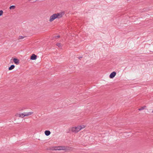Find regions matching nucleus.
I'll return each instance as SVG.
<instances>
[{"mask_svg":"<svg viewBox=\"0 0 153 153\" xmlns=\"http://www.w3.org/2000/svg\"><path fill=\"white\" fill-rule=\"evenodd\" d=\"M85 126L84 125L72 127L71 128V131L73 133H77L81 129L84 128Z\"/></svg>","mask_w":153,"mask_h":153,"instance_id":"nucleus-2","label":"nucleus"},{"mask_svg":"<svg viewBox=\"0 0 153 153\" xmlns=\"http://www.w3.org/2000/svg\"><path fill=\"white\" fill-rule=\"evenodd\" d=\"M33 113V112H25V117L28 116L32 115Z\"/></svg>","mask_w":153,"mask_h":153,"instance_id":"nucleus-5","label":"nucleus"},{"mask_svg":"<svg viewBox=\"0 0 153 153\" xmlns=\"http://www.w3.org/2000/svg\"><path fill=\"white\" fill-rule=\"evenodd\" d=\"M54 150H66L68 149V147L64 146H56L54 147Z\"/></svg>","mask_w":153,"mask_h":153,"instance_id":"nucleus-3","label":"nucleus"},{"mask_svg":"<svg viewBox=\"0 0 153 153\" xmlns=\"http://www.w3.org/2000/svg\"><path fill=\"white\" fill-rule=\"evenodd\" d=\"M15 8H16V7L15 6L12 5V6H10L9 7V9L10 10H13V9H15Z\"/></svg>","mask_w":153,"mask_h":153,"instance_id":"nucleus-11","label":"nucleus"},{"mask_svg":"<svg viewBox=\"0 0 153 153\" xmlns=\"http://www.w3.org/2000/svg\"><path fill=\"white\" fill-rule=\"evenodd\" d=\"M14 67L15 66L14 65H12L10 67H9L8 69L9 70H10L13 69Z\"/></svg>","mask_w":153,"mask_h":153,"instance_id":"nucleus-10","label":"nucleus"},{"mask_svg":"<svg viewBox=\"0 0 153 153\" xmlns=\"http://www.w3.org/2000/svg\"><path fill=\"white\" fill-rule=\"evenodd\" d=\"M45 133L46 135L48 136L50 134L51 132L49 131L46 130L45 131Z\"/></svg>","mask_w":153,"mask_h":153,"instance_id":"nucleus-9","label":"nucleus"},{"mask_svg":"<svg viewBox=\"0 0 153 153\" xmlns=\"http://www.w3.org/2000/svg\"><path fill=\"white\" fill-rule=\"evenodd\" d=\"M25 112H24L23 113H22L21 114H17L16 115V116H18L19 117L23 118L24 117H25Z\"/></svg>","mask_w":153,"mask_h":153,"instance_id":"nucleus-8","label":"nucleus"},{"mask_svg":"<svg viewBox=\"0 0 153 153\" xmlns=\"http://www.w3.org/2000/svg\"><path fill=\"white\" fill-rule=\"evenodd\" d=\"M146 107V106H142V107H141L140 108H139L138 109V110L139 111H141V110H143L144 109V108Z\"/></svg>","mask_w":153,"mask_h":153,"instance_id":"nucleus-12","label":"nucleus"},{"mask_svg":"<svg viewBox=\"0 0 153 153\" xmlns=\"http://www.w3.org/2000/svg\"><path fill=\"white\" fill-rule=\"evenodd\" d=\"M59 37H60V36H59V35H58V36H57V37L59 38Z\"/></svg>","mask_w":153,"mask_h":153,"instance_id":"nucleus-17","label":"nucleus"},{"mask_svg":"<svg viewBox=\"0 0 153 153\" xmlns=\"http://www.w3.org/2000/svg\"><path fill=\"white\" fill-rule=\"evenodd\" d=\"M56 45L57 46L59 47V48H61L62 47V45L60 43H57L56 44Z\"/></svg>","mask_w":153,"mask_h":153,"instance_id":"nucleus-13","label":"nucleus"},{"mask_svg":"<svg viewBox=\"0 0 153 153\" xmlns=\"http://www.w3.org/2000/svg\"><path fill=\"white\" fill-rule=\"evenodd\" d=\"M3 11L2 10H0V16L3 15Z\"/></svg>","mask_w":153,"mask_h":153,"instance_id":"nucleus-14","label":"nucleus"},{"mask_svg":"<svg viewBox=\"0 0 153 153\" xmlns=\"http://www.w3.org/2000/svg\"><path fill=\"white\" fill-rule=\"evenodd\" d=\"M116 73L114 71L111 73L109 75V77L111 78H114L116 75Z\"/></svg>","mask_w":153,"mask_h":153,"instance_id":"nucleus-4","label":"nucleus"},{"mask_svg":"<svg viewBox=\"0 0 153 153\" xmlns=\"http://www.w3.org/2000/svg\"><path fill=\"white\" fill-rule=\"evenodd\" d=\"M37 56L34 54H33L31 56L30 59L32 60H35L36 59Z\"/></svg>","mask_w":153,"mask_h":153,"instance_id":"nucleus-7","label":"nucleus"},{"mask_svg":"<svg viewBox=\"0 0 153 153\" xmlns=\"http://www.w3.org/2000/svg\"><path fill=\"white\" fill-rule=\"evenodd\" d=\"M152 112L153 113V110L152 111Z\"/></svg>","mask_w":153,"mask_h":153,"instance_id":"nucleus-18","label":"nucleus"},{"mask_svg":"<svg viewBox=\"0 0 153 153\" xmlns=\"http://www.w3.org/2000/svg\"><path fill=\"white\" fill-rule=\"evenodd\" d=\"M64 14V12L53 13L50 16L48 20L50 22H51L56 19H59L62 17Z\"/></svg>","mask_w":153,"mask_h":153,"instance_id":"nucleus-1","label":"nucleus"},{"mask_svg":"<svg viewBox=\"0 0 153 153\" xmlns=\"http://www.w3.org/2000/svg\"><path fill=\"white\" fill-rule=\"evenodd\" d=\"M14 63L16 65H18L19 63V60L17 58H15L13 59Z\"/></svg>","mask_w":153,"mask_h":153,"instance_id":"nucleus-6","label":"nucleus"},{"mask_svg":"<svg viewBox=\"0 0 153 153\" xmlns=\"http://www.w3.org/2000/svg\"><path fill=\"white\" fill-rule=\"evenodd\" d=\"M82 58V57H79L78 58L79 59H80L81 58Z\"/></svg>","mask_w":153,"mask_h":153,"instance_id":"nucleus-16","label":"nucleus"},{"mask_svg":"<svg viewBox=\"0 0 153 153\" xmlns=\"http://www.w3.org/2000/svg\"><path fill=\"white\" fill-rule=\"evenodd\" d=\"M26 37V36H21L20 38H24Z\"/></svg>","mask_w":153,"mask_h":153,"instance_id":"nucleus-15","label":"nucleus"}]
</instances>
